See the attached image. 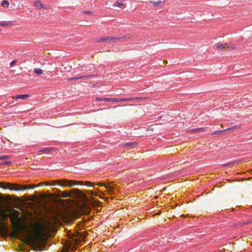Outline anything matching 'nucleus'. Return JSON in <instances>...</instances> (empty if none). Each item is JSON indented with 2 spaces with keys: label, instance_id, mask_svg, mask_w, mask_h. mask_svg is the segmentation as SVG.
<instances>
[{
  "label": "nucleus",
  "instance_id": "a878e982",
  "mask_svg": "<svg viewBox=\"0 0 252 252\" xmlns=\"http://www.w3.org/2000/svg\"><path fill=\"white\" fill-rule=\"evenodd\" d=\"M84 238V237H81V239H79V240H75V243H78V242H80L81 240H83Z\"/></svg>",
  "mask_w": 252,
  "mask_h": 252
},
{
  "label": "nucleus",
  "instance_id": "9d476101",
  "mask_svg": "<svg viewBox=\"0 0 252 252\" xmlns=\"http://www.w3.org/2000/svg\"><path fill=\"white\" fill-rule=\"evenodd\" d=\"M92 76V75H89V76L86 75V76H80L77 77L69 78L68 79V81H72L74 80H78L80 79H87V78L91 77Z\"/></svg>",
  "mask_w": 252,
  "mask_h": 252
},
{
  "label": "nucleus",
  "instance_id": "cd10ccee",
  "mask_svg": "<svg viewBox=\"0 0 252 252\" xmlns=\"http://www.w3.org/2000/svg\"><path fill=\"white\" fill-rule=\"evenodd\" d=\"M92 13V12L90 11H85L84 12V13H85V14H91Z\"/></svg>",
  "mask_w": 252,
  "mask_h": 252
},
{
  "label": "nucleus",
  "instance_id": "bb28decb",
  "mask_svg": "<svg viewBox=\"0 0 252 252\" xmlns=\"http://www.w3.org/2000/svg\"><path fill=\"white\" fill-rule=\"evenodd\" d=\"M16 63V61H12L10 63V66H12L14 64H15V63Z\"/></svg>",
  "mask_w": 252,
  "mask_h": 252
},
{
  "label": "nucleus",
  "instance_id": "1a4fd4ad",
  "mask_svg": "<svg viewBox=\"0 0 252 252\" xmlns=\"http://www.w3.org/2000/svg\"><path fill=\"white\" fill-rule=\"evenodd\" d=\"M54 149L53 148H43L38 151L39 153H49L51 151H53Z\"/></svg>",
  "mask_w": 252,
  "mask_h": 252
},
{
  "label": "nucleus",
  "instance_id": "39448f33",
  "mask_svg": "<svg viewBox=\"0 0 252 252\" xmlns=\"http://www.w3.org/2000/svg\"><path fill=\"white\" fill-rule=\"evenodd\" d=\"M137 99V98H110V101L112 102H120V101H131L134 99Z\"/></svg>",
  "mask_w": 252,
  "mask_h": 252
},
{
  "label": "nucleus",
  "instance_id": "20e7f679",
  "mask_svg": "<svg viewBox=\"0 0 252 252\" xmlns=\"http://www.w3.org/2000/svg\"><path fill=\"white\" fill-rule=\"evenodd\" d=\"M120 39V37L117 36H107L100 38L97 40V42L111 43Z\"/></svg>",
  "mask_w": 252,
  "mask_h": 252
},
{
  "label": "nucleus",
  "instance_id": "5701e85b",
  "mask_svg": "<svg viewBox=\"0 0 252 252\" xmlns=\"http://www.w3.org/2000/svg\"><path fill=\"white\" fill-rule=\"evenodd\" d=\"M230 128H227V129H223L222 130H218V131H216L215 132H214V134H220V133L223 132V131H226L227 130H229Z\"/></svg>",
  "mask_w": 252,
  "mask_h": 252
},
{
  "label": "nucleus",
  "instance_id": "423d86ee",
  "mask_svg": "<svg viewBox=\"0 0 252 252\" xmlns=\"http://www.w3.org/2000/svg\"><path fill=\"white\" fill-rule=\"evenodd\" d=\"M30 246L32 247V249L35 251H41L42 250L41 249V246L38 244L35 243L34 241H32L30 242Z\"/></svg>",
  "mask_w": 252,
  "mask_h": 252
},
{
  "label": "nucleus",
  "instance_id": "b1692460",
  "mask_svg": "<svg viewBox=\"0 0 252 252\" xmlns=\"http://www.w3.org/2000/svg\"><path fill=\"white\" fill-rule=\"evenodd\" d=\"M10 163V161H3V162H2L0 163V165H8Z\"/></svg>",
  "mask_w": 252,
  "mask_h": 252
},
{
  "label": "nucleus",
  "instance_id": "c756f323",
  "mask_svg": "<svg viewBox=\"0 0 252 252\" xmlns=\"http://www.w3.org/2000/svg\"><path fill=\"white\" fill-rule=\"evenodd\" d=\"M238 181H240V180H239V179L237 177V182H238Z\"/></svg>",
  "mask_w": 252,
  "mask_h": 252
},
{
  "label": "nucleus",
  "instance_id": "f3484780",
  "mask_svg": "<svg viewBox=\"0 0 252 252\" xmlns=\"http://www.w3.org/2000/svg\"><path fill=\"white\" fill-rule=\"evenodd\" d=\"M1 5L4 7H8L9 5V2L7 0H3L1 2Z\"/></svg>",
  "mask_w": 252,
  "mask_h": 252
},
{
  "label": "nucleus",
  "instance_id": "4be33fe9",
  "mask_svg": "<svg viewBox=\"0 0 252 252\" xmlns=\"http://www.w3.org/2000/svg\"><path fill=\"white\" fill-rule=\"evenodd\" d=\"M13 214L15 215V216L18 218L19 217H20V213L17 211H16V210H13Z\"/></svg>",
  "mask_w": 252,
  "mask_h": 252
},
{
  "label": "nucleus",
  "instance_id": "393cba45",
  "mask_svg": "<svg viewBox=\"0 0 252 252\" xmlns=\"http://www.w3.org/2000/svg\"><path fill=\"white\" fill-rule=\"evenodd\" d=\"M90 185H91V186L93 187L94 184L89 181L86 182V185L90 186Z\"/></svg>",
  "mask_w": 252,
  "mask_h": 252
},
{
  "label": "nucleus",
  "instance_id": "f257e3e1",
  "mask_svg": "<svg viewBox=\"0 0 252 252\" xmlns=\"http://www.w3.org/2000/svg\"><path fill=\"white\" fill-rule=\"evenodd\" d=\"M0 187L4 189H9L12 190H24L28 188L27 186H21L18 184H11L9 183L0 182Z\"/></svg>",
  "mask_w": 252,
  "mask_h": 252
},
{
  "label": "nucleus",
  "instance_id": "aec40b11",
  "mask_svg": "<svg viewBox=\"0 0 252 252\" xmlns=\"http://www.w3.org/2000/svg\"><path fill=\"white\" fill-rule=\"evenodd\" d=\"M9 25V23L8 22H0V26L5 27L8 26Z\"/></svg>",
  "mask_w": 252,
  "mask_h": 252
},
{
  "label": "nucleus",
  "instance_id": "2eb2a0df",
  "mask_svg": "<svg viewBox=\"0 0 252 252\" xmlns=\"http://www.w3.org/2000/svg\"><path fill=\"white\" fill-rule=\"evenodd\" d=\"M204 128H193L191 129L190 130V131L191 132H195V131H198V132H203L204 131Z\"/></svg>",
  "mask_w": 252,
  "mask_h": 252
},
{
  "label": "nucleus",
  "instance_id": "7ed1b4c3",
  "mask_svg": "<svg viewBox=\"0 0 252 252\" xmlns=\"http://www.w3.org/2000/svg\"><path fill=\"white\" fill-rule=\"evenodd\" d=\"M214 48L215 49H218V50H222L223 49H234L235 46L231 44L230 43H218L214 45Z\"/></svg>",
  "mask_w": 252,
  "mask_h": 252
},
{
  "label": "nucleus",
  "instance_id": "6e6552de",
  "mask_svg": "<svg viewBox=\"0 0 252 252\" xmlns=\"http://www.w3.org/2000/svg\"><path fill=\"white\" fill-rule=\"evenodd\" d=\"M33 5L38 9H48V7L43 5L40 1H36L33 3Z\"/></svg>",
  "mask_w": 252,
  "mask_h": 252
},
{
  "label": "nucleus",
  "instance_id": "0eeeda50",
  "mask_svg": "<svg viewBox=\"0 0 252 252\" xmlns=\"http://www.w3.org/2000/svg\"><path fill=\"white\" fill-rule=\"evenodd\" d=\"M98 186H99L100 187H102V186H104L107 189V191L109 193H112V191H113V187L110 185H106L105 184H104V183H97L96 184Z\"/></svg>",
  "mask_w": 252,
  "mask_h": 252
},
{
  "label": "nucleus",
  "instance_id": "412c9836",
  "mask_svg": "<svg viewBox=\"0 0 252 252\" xmlns=\"http://www.w3.org/2000/svg\"><path fill=\"white\" fill-rule=\"evenodd\" d=\"M10 158V156H0V160H4Z\"/></svg>",
  "mask_w": 252,
  "mask_h": 252
},
{
  "label": "nucleus",
  "instance_id": "f03ea898",
  "mask_svg": "<svg viewBox=\"0 0 252 252\" xmlns=\"http://www.w3.org/2000/svg\"><path fill=\"white\" fill-rule=\"evenodd\" d=\"M57 182L58 184L63 187H72L75 185H77L78 184H83V182H77L74 181H69L67 180H58Z\"/></svg>",
  "mask_w": 252,
  "mask_h": 252
},
{
  "label": "nucleus",
  "instance_id": "9b49d317",
  "mask_svg": "<svg viewBox=\"0 0 252 252\" xmlns=\"http://www.w3.org/2000/svg\"><path fill=\"white\" fill-rule=\"evenodd\" d=\"M29 96L28 94H19L13 97V99H25Z\"/></svg>",
  "mask_w": 252,
  "mask_h": 252
},
{
  "label": "nucleus",
  "instance_id": "6ab92c4d",
  "mask_svg": "<svg viewBox=\"0 0 252 252\" xmlns=\"http://www.w3.org/2000/svg\"><path fill=\"white\" fill-rule=\"evenodd\" d=\"M115 6H117V7H122V6L123 5V4L122 3V2L120 1H116V2L115 3Z\"/></svg>",
  "mask_w": 252,
  "mask_h": 252
},
{
  "label": "nucleus",
  "instance_id": "c85d7f7f",
  "mask_svg": "<svg viewBox=\"0 0 252 252\" xmlns=\"http://www.w3.org/2000/svg\"><path fill=\"white\" fill-rule=\"evenodd\" d=\"M35 229H36V231H37L39 232H40V228L39 227H36L35 228Z\"/></svg>",
  "mask_w": 252,
  "mask_h": 252
},
{
  "label": "nucleus",
  "instance_id": "a211bd4d",
  "mask_svg": "<svg viewBox=\"0 0 252 252\" xmlns=\"http://www.w3.org/2000/svg\"><path fill=\"white\" fill-rule=\"evenodd\" d=\"M7 215L4 213V212L0 210V218L2 219H4L6 218Z\"/></svg>",
  "mask_w": 252,
  "mask_h": 252
},
{
  "label": "nucleus",
  "instance_id": "dca6fc26",
  "mask_svg": "<svg viewBox=\"0 0 252 252\" xmlns=\"http://www.w3.org/2000/svg\"><path fill=\"white\" fill-rule=\"evenodd\" d=\"M34 71L37 74H41L43 73V71L41 69L39 68H35L34 69Z\"/></svg>",
  "mask_w": 252,
  "mask_h": 252
},
{
  "label": "nucleus",
  "instance_id": "f8f14e48",
  "mask_svg": "<svg viewBox=\"0 0 252 252\" xmlns=\"http://www.w3.org/2000/svg\"><path fill=\"white\" fill-rule=\"evenodd\" d=\"M163 2V0H159L157 1H154L153 0L149 1V3L152 4L154 6H158Z\"/></svg>",
  "mask_w": 252,
  "mask_h": 252
},
{
  "label": "nucleus",
  "instance_id": "ddd939ff",
  "mask_svg": "<svg viewBox=\"0 0 252 252\" xmlns=\"http://www.w3.org/2000/svg\"><path fill=\"white\" fill-rule=\"evenodd\" d=\"M135 145V143L133 142H128L125 144L124 147L127 148L128 149H130L134 147Z\"/></svg>",
  "mask_w": 252,
  "mask_h": 252
},
{
  "label": "nucleus",
  "instance_id": "4468645a",
  "mask_svg": "<svg viewBox=\"0 0 252 252\" xmlns=\"http://www.w3.org/2000/svg\"><path fill=\"white\" fill-rule=\"evenodd\" d=\"M95 99L98 101H104L106 102L110 101V98L107 97H97Z\"/></svg>",
  "mask_w": 252,
  "mask_h": 252
}]
</instances>
